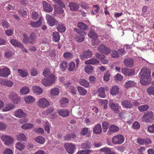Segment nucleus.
Instances as JSON below:
<instances>
[{
    "mask_svg": "<svg viewBox=\"0 0 154 154\" xmlns=\"http://www.w3.org/2000/svg\"><path fill=\"white\" fill-rule=\"evenodd\" d=\"M150 70L148 68L144 67L142 68L139 73L140 83L144 85H148L150 82Z\"/></svg>",
    "mask_w": 154,
    "mask_h": 154,
    "instance_id": "1",
    "label": "nucleus"
},
{
    "mask_svg": "<svg viewBox=\"0 0 154 154\" xmlns=\"http://www.w3.org/2000/svg\"><path fill=\"white\" fill-rule=\"evenodd\" d=\"M143 121L146 123L150 122L154 120V115L151 111L145 112L142 117Z\"/></svg>",
    "mask_w": 154,
    "mask_h": 154,
    "instance_id": "2",
    "label": "nucleus"
},
{
    "mask_svg": "<svg viewBox=\"0 0 154 154\" xmlns=\"http://www.w3.org/2000/svg\"><path fill=\"white\" fill-rule=\"evenodd\" d=\"M124 140V136L121 134H119L112 137V142L115 144H120L123 143Z\"/></svg>",
    "mask_w": 154,
    "mask_h": 154,
    "instance_id": "3",
    "label": "nucleus"
},
{
    "mask_svg": "<svg viewBox=\"0 0 154 154\" xmlns=\"http://www.w3.org/2000/svg\"><path fill=\"white\" fill-rule=\"evenodd\" d=\"M109 106L115 113H119L120 112L121 107L118 103H115L112 101L110 100Z\"/></svg>",
    "mask_w": 154,
    "mask_h": 154,
    "instance_id": "4",
    "label": "nucleus"
},
{
    "mask_svg": "<svg viewBox=\"0 0 154 154\" xmlns=\"http://www.w3.org/2000/svg\"><path fill=\"white\" fill-rule=\"evenodd\" d=\"M38 106L41 108H44L48 107L50 105L49 102L45 98H40L37 102Z\"/></svg>",
    "mask_w": 154,
    "mask_h": 154,
    "instance_id": "5",
    "label": "nucleus"
},
{
    "mask_svg": "<svg viewBox=\"0 0 154 154\" xmlns=\"http://www.w3.org/2000/svg\"><path fill=\"white\" fill-rule=\"evenodd\" d=\"M55 81V76L54 75H51L47 79H44L42 80V83L45 86L50 85L53 83Z\"/></svg>",
    "mask_w": 154,
    "mask_h": 154,
    "instance_id": "6",
    "label": "nucleus"
},
{
    "mask_svg": "<svg viewBox=\"0 0 154 154\" xmlns=\"http://www.w3.org/2000/svg\"><path fill=\"white\" fill-rule=\"evenodd\" d=\"M46 18L48 24L52 26L58 24V22L53 17L47 14L46 15Z\"/></svg>",
    "mask_w": 154,
    "mask_h": 154,
    "instance_id": "7",
    "label": "nucleus"
},
{
    "mask_svg": "<svg viewBox=\"0 0 154 154\" xmlns=\"http://www.w3.org/2000/svg\"><path fill=\"white\" fill-rule=\"evenodd\" d=\"M9 99L15 104H18L20 101V97L14 92H11L9 97Z\"/></svg>",
    "mask_w": 154,
    "mask_h": 154,
    "instance_id": "8",
    "label": "nucleus"
},
{
    "mask_svg": "<svg viewBox=\"0 0 154 154\" xmlns=\"http://www.w3.org/2000/svg\"><path fill=\"white\" fill-rule=\"evenodd\" d=\"M98 50L101 53L108 54L110 52V49L104 45H100L98 48Z\"/></svg>",
    "mask_w": 154,
    "mask_h": 154,
    "instance_id": "9",
    "label": "nucleus"
},
{
    "mask_svg": "<svg viewBox=\"0 0 154 154\" xmlns=\"http://www.w3.org/2000/svg\"><path fill=\"white\" fill-rule=\"evenodd\" d=\"M64 146L67 152L70 154H72L74 152L75 149V146L74 144L68 143H65Z\"/></svg>",
    "mask_w": 154,
    "mask_h": 154,
    "instance_id": "10",
    "label": "nucleus"
},
{
    "mask_svg": "<svg viewBox=\"0 0 154 154\" xmlns=\"http://www.w3.org/2000/svg\"><path fill=\"white\" fill-rule=\"evenodd\" d=\"M151 140L149 138L144 139L139 137L137 139V143L141 145L144 144L145 145H147L148 144L151 143Z\"/></svg>",
    "mask_w": 154,
    "mask_h": 154,
    "instance_id": "11",
    "label": "nucleus"
},
{
    "mask_svg": "<svg viewBox=\"0 0 154 154\" xmlns=\"http://www.w3.org/2000/svg\"><path fill=\"white\" fill-rule=\"evenodd\" d=\"M1 139L5 141L6 145H9L12 144L14 141L13 138L7 135H3L1 137Z\"/></svg>",
    "mask_w": 154,
    "mask_h": 154,
    "instance_id": "12",
    "label": "nucleus"
},
{
    "mask_svg": "<svg viewBox=\"0 0 154 154\" xmlns=\"http://www.w3.org/2000/svg\"><path fill=\"white\" fill-rule=\"evenodd\" d=\"M122 72L126 76L133 75L135 73L134 71L131 69H127L126 68H123L122 69Z\"/></svg>",
    "mask_w": 154,
    "mask_h": 154,
    "instance_id": "13",
    "label": "nucleus"
},
{
    "mask_svg": "<svg viewBox=\"0 0 154 154\" xmlns=\"http://www.w3.org/2000/svg\"><path fill=\"white\" fill-rule=\"evenodd\" d=\"M10 74V69L8 68L5 67L0 69V76L5 77L8 76Z\"/></svg>",
    "mask_w": 154,
    "mask_h": 154,
    "instance_id": "14",
    "label": "nucleus"
},
{
    "mask_svg": "<svg viewBox=\"0 0 154 154\" xmlns=\"http://www.w3.org/2000/svg\"><path fill=\"white\" fill-rule=\"evenodd\" d=\"M65 85L66 87V89L70 91L71 93L74 94L76 93V89L71 85L70 82L66 83L65 84Z\"/></svg>",
    "mask_w": 154,
    "mask_h": 154,
    "instance_id": "15",
    "label": "nucleus"
},
{
    "mask_svg": "<svg viewBox=\"0 0 154 154\" xmlns=\"http://www.w3.org/2000/svg\"><path fill=\"white\" fill-rule=\"evenodd\" d=\"M80 33L77 34L75 38L76 41L79 42H81L84 41V36L86 35V33L85 32H82Z\"/></svg>",
    "mask_w": 154,
    "mask_h": 154,
    "instance_id": "16",
    "label": "nucleus"
},
{
    "mask_svg": "<svg viewBox=\"0 0 154 154\" xmlns=\"http://www.w3.org/2000/svg\"><path fill=\"white\" fill-rule=\"evenodd\" d=\"M121 105L122 107L125 108H130L133 106V105L131 101L128 100H124L121 102Z\"/></svg>",
    "mask_w": 154,
    "mask_h": 154,
    "instance_id": "17",
    "label": "nucleus"
},
{
    "mask_svg": "<svg viewBox=\"0 0 154 154\" xmlns=\"http://www.w3.org/2000/svg\"><path fill=\"white\" fill-rule=\"evenodd\" d=\"M43 9L47 12H51L53 10V8L51 5L46 1L42 2Z\"/></svg>",
    "mask_w": 154,
    "mask_h": 154,
    "instance_id": "18",
    "label": "nucleus"
},
{
    "mask_svg": "<svg viewBox=\"0 0 154 154\" xmlns=\"http://www.w3.org/2000/svg\"><path fill=\"white\" fill-rule=\"evenodd\" d=\"M15 107L14 105L11 103L5 104L2 109V111L7 112L13 110Z\"/></svg>",
    "mask_w": 154,
    "mask_h": 154,
    "instance_id": "19",
    "label": "nucleus"
},
{
    "mask_svg": "<svg viewBox=\"0 0 154 154\" xmlns=\"http://www.w3.org/2000/svg\"><path fill=\"white\" fill-rule=\"evenodd\" d=\"M69 7L70 10L72 11H76L78 10L79 8V6L77 3L73 2H70L69 3Z\"/></svg>",
    "mask_w": 154,
    "mask_h": 154,
    "instance_id": "20",
    "label": "nucleus"
},
{
    "mask_svg": "<svg viewBox=\"0 0 154 154\" xmlns=\"http://www.w3.org/2000/svg\"><path fill=\"white\" fill-rule=\"evenodd\" d=\"M96 57L100 59L101 62L103 64H107L108 62V60L105 58L104 55H102V56L99 53H96L95 55Z\"/></svg>",
    "mask_w": 154,
    "mask_h": 154,
    "instance_id": "21",
    "label": "nucleus"
},
{
    "mask_svg": "<svg viewBox=\"0 0 154 154\" xmlns=\"http://www.w3.org/2000/svg\"><path fill=\"white\" fill-rule=\"evenodd\" d=\"M102 128L100 124H97L93 129V132L96 134H100L102 132Z\"/></svg>",
    "mask_w": 154,
    "mask_h": 154,
    "instance_id": "22",
    "label": "nucleus"
},
{
    "mask_svg": "<svg viewBox=\"0 0 154 154\" xmlns=\"http://www.w3.org/2000/svg\"><path fill=\"white\" fill-rule=\"evenodd\" d=\"M58 113L60 116L63 117L68 116L69 114L68 110L63 109L59 110Z\"/></svg>",
    "mask_w": 154,
    "mask_h": 154,
    "instance_id": "23",
    "label": "nucleus"
},
{
    "mask_svg": "<svg viewBox=\"0 0 154 154\" xmlns=\"http://www.w3.org/2000/svg\"><path fill=\"white\" fill-rule=\"evenodd\" d=\"M43 20V17H40L38 21L35 22H31L30 24L33 27H38L42 24V22Z\"/></svg>",
    "mask_w": 154,
    "mask_h": 154,
    "instance_id": "24",
    "label": "nucleus"
},
{
    "mask_svg": "<svg viewBox=\"0 0 154 154\" xmlns=\"http://www.w3.org/2000/svg\"><path fill=\"white\" fill-rule=\"evenodd\" d=\"M86 64L96 65L99 63V61L93 58L91 59L86 60L85 62Z\"/></svg>",
    "mask_w": 154,
    "mask_h": 154,
    "instance_id": "25",
    "label": "nucleus"
},
{
    "mask_svg": "<svg viewBox=\"0 0 154 154\" xmlns=\"http://www.w3.org/2000/svg\"><path fill=\"white\" fill-rule=\"evenodd\" d=\"M14 115L16 117L21 118L26 116V115L21 109H18L14 112Z\"/></svg>",
    "mask_w": 154,
    "mask_h": 154,
    "instance_id": "26",
    "label": "nucleus"
},
{
    "mask_svg": "<svg viewBox=\"0 0 154 154\" xmlns=\"http://www.w3.org/2000/svg\"><path fill=\"white\" fill-rule=\"evenodd\" d=\"M124 63L127 66L132 67L134 65V60L132 59H125L124 60Z\"/></svg>",
    "mask_w": 154,
    "mask_h": 154,
    "instance_id": "27",
    "label": "nucleus"
},
{
    "mask_svg": "<svg viewBox=\"0 0 154 154\" xmlns=\"http://www.w3.org/2000/svg\"><path fill=\"white\" fill-rule=\"evenodd\" d=\"M78 82L80 85L82 86H84L86 88H88L89 87V83L85 79H80L78 80Z\"/></svg>",
    "mask_w": 154,
    "mask_h": 154,
    "instance_id": "28",
    "label": "nucleus"
},
{
    "mask_svg": "<svg viewBox=\"0 0 154 154\" xmlns=\"http://www.w3.org/2000/svg\"><path fill=\"white\" fill-rule=\"evenodd\" d=\"M1 84L3 85L8 87H11L13 85V82L12 81L7 79L2 80Z\"/></svg>",
    "mask_w": 154,
    "mask_h": 154,
    "instance_id": "29",
    "label": "nucleus"
},
{
    "mask_svg": "<svg viewBox=\"0 0 154 154\" xmlns=\"http://www.w3.org/2000/svg\"><path fill=\"white\" fill-rule=\"evenodd\" d=\"M119 89L117 86L112 87L111 89L110 94L112 95H116L118 94L119 92Z\"/></svg>",
    "mask_w": 154,
    "mask_h": 154,
    "instance_id": "30",
    "label": "nucleus"
},
{
    "mask_svg": "<svg viewBox=\"0 0 154 154\" xmlns=\"http://www.w3.org/2000/svg\"><path fill=\"white\" fill-rule=\"evenodd\" d=\"M34 92L37 94H40L43 92L42 88L38 86H35L32 88Z\"/></svg>",
    "mask_w": 154,
    "mask_h": 154,
    "instance_id": "31",
    "label": "nucleus"
},
{
    "mask_svg": "<svg viewBox=\"0 0 154 154\" xmlns=\"http://www.w3.org/2000/svg\"><path fill=\"white\" fill-rule=\"evenodd\" d=\"M57 25H58L57 29L59 32H65L66 30V28L63 23L58 22Z\"/></svg>",
    "mask_w": 154,
    "mask_h": 154,
    "instance_id": "32",
    "label": "nucleus"
},
{
    "mask_svg": "<svg viewBox=\"0 0 154 154\" xmlns=\"http://www.w3.org/2000/svg\"><path fill=\"white\" fill-rule=\"evenodd\" d=\"M76 134L74 133H71L66 135L64 138L65 140H69L73 139L76 137Z\"/></svg>",
    "mask_w": 154,
    "mask_h": 154,
    "instance_id": "33",
    "label": "nucleus"
},
{
    "mask_svg": "<svg viewBox=\"0 0 154 154\" xmlns=\"http://www.w3.org/2000/svg\"><path fill=\"white\" fill-rule=\"evenodd\" d=\"M147 6H143L142 8V12L141 15L143 16V17H146L149 16V12H147L146 13V12L147 11Z\"/></svg>",
    "mask_w": 154,
    "mask_h": 154,
    "instance_id": "34",
    "label": "nucleus"
},
{
    "mask_svg": "<svg viewBox=\"0 0 154 154\" xmlns=\"http://www.w3.org/2000/svg\"><path fill=\"white\" fill-rule=\"evenodd\" d=\"M10 42L14 47H23V45L21 43H19L16 40L12 39L11 40Z\"/></svg>",
    "mask_w": 154,
    "mask_h": 154,
    "instance_id": "35",
    "label": "nucleus"
},
{
    "mask_svg": "<svg viewBox=\"0 0 154 154\" xmlns=\"http://www.w3.org/2000/svg\"><path fill=\"white\" fill-rule=\"evenodd\" d=\"M88 35L90 38L95 40L98 36L97 34L94 30H92L90 31Z\"/></svg>",
    "mask_w": 154,
    "mask_h": 154,
    "instance_id": "36",
    "label": "nucleus"
},
{
    "mask_svg": "<svg viewBox=\"0 0 154 154\" xmlns=\"http://www.w3.org/2000/svg\"><path fill=\"white\" fill-rule=\"evenodd\" d=\"M17 71L20 75L22 77H25L28 75V72L26 70H23L21 69H18Z\"/></svg>",
    "mask_w": 154,
    "mask_h": 154,
    "instance_id": "37",
    "label": "nucleus"
},
{
    "mask_svg": "<svg viewBox=\"0 0 154 154\" xmlns=\"http://www.w3.org/2000/svg\"><path fill=\"white\" fill-rule=\"evenodd\" d=\"M69 102L68 99L65 97L62 98L60 100V103L61 107H64L66 106V104Z\"/></svg>",
    "mask_w": 154,
    "mask_h": 154,
    "instance_id": "38",
    "label": "nucleus"
},
{
    "mask_svg": "<svg viewBox=\"0 0 154 154\" xmlns=\"http://www.w3.org/2000/svg\"><path fill=\"white\" fill-rule=\"evenodd\" d=\"M77 89L80 95L84 96L86 94L87 91L86 90L80 86H79L77 87Z\"/></svg>",
    "mask_w": 154,
    "mask_h": 154,
    "instance_id": "39",
    "label": "nucleus"
},
{
    "mask_svg": "<svg viewBox=\"0 0 154 154\" xmlns=\"http://www.w3.org/2000/svg\"><path fill=\"white\" fill-rule=\"evenodd\" d=\"M109 131L108 132L109 133L110 132H118L119 131L118 127L114 125H111L109 127Z\"/></svg>",
    "mask_w": 154,
    "mask_h": 154,
    "instance_id": "40",
    "label": "nucleus"
},
{
    "mask_svg": "<svg viewBox=\"0 0 154 154\" xmlns=\"http://www.w3.org/2000/svg\"><path fill=\"white\" fill-rule=\"evenodd\" d=\"M85 70L87 73L89 74L92 73L94 71L92 66L89 64H88L85 67Z\"/></svg>",
    "mask_w": 154,
    "mask_h": 154,
    "instance_id": "41",
    "label": "nucleus"
},
{
    "mask_svg": "<svg viewBox=\"0 0 154 154\" xmlns=\"http://www.w3.org/2000/svg\"><path fill=\"white\" fill-rule=\"evenodd\" d=\"M149 108V106L147 104L141 105L138 107V110L140 112L146 111Z\"/></svg>",
    "mask_w": 154,
    "mask_h": 154,
    "instance_id": "42",
    "label": "nucleus"
},
{
    "mask_svg": "<svg viewBox=\"0 0 154 154\" xmlns=\"http://www.w3.org/2000/svg\"><path fill=\"white\" fill-rule=\"evenodd\" d=\"M52 36L54 41L55 42H58L60 39V35L58 32H53L52 34Z\"/></svg>",
    "mask_w": 154,
    "mask_h": 154,
    "instance_id": "43",
    "label": "nucleus"
},
{
    "mask_svg": "<svg viewBox=\"0 0 154 154\" xmlns=\"http://www.w3.org/2000/svg\"><path fill=\"white\" fill-rule=\"evenodd\" d=\"M67 63L66 61L64 60L60 63V69L62 71H65L67 68Z\"/></svg>",
    "mask_w": 154,
    "mask_h": 154,
    "instance_id": "44",
    "label": "nucleus"
},
{
    "mask_svg": "<svg viewBox=\"0 0 154 154\" xmlns=\"http://www.w3.org/2000/svg\"><path fill=\"white\" fill-rule=\"evenodd\" d=\"M77 26L81 30H85L88 28V26L87 25L82 22L79 23L77 25Z\"/></svg>",
    "mask_w": 154,
    "mask_h": 154,
    "instance_id": "45",
    "label": "nucleus"
},
{
    "mask_svg": "<svg viewBox=\"0 0 154 154\" xmlns=\"http://www.w3.org/2000/svg\"><path fill=\"white\" fill-rule=\"evenodd\" d=\"M16 148L20 151H21L24 149L25 145L24 143L21 142H18L15 146Z\"/></svg>",
    "mask_w": 154,
    "mask_h": 154,
    "instance_id": "46",
    "label": "nucleus"
},
{
    "mask_svg": "<svg viewBox=\"0 0 154 154\" xmlns=\"http://www.w3.org/2000/svg\"><path fill=\"white\" fill-rule=\"evenodd\" d=\"M99 95L100 97L102 98H105L106 95L105 94L104 89L103 87L100 88L98 90Z\"/></svg>",
    "mask_w": 154,
    "mask_h": 154,
    "instance_id": "47",
    "label": "nucleus"
},
{
    "mask_svg": "<svg viewBox=\"0 0 154 154\" xmlns=\"http://www.w3.org/2000/svg\"><path fill=\"white\" fill-rule=\"evenodd\" d=\"M28 38L29 41V43L32 44H33L35 43V34L33 33H31Z\"/></svg>",
    "mask_w": 154,
    "mask_h": 154,
    "instance_id": "48",
    "label": "nucleus"
},
{
    "mask_svg": "<svg viewBox=\"0 0 154 154\" xmlns=\"http://www.w3.org/2000/svg\"><path fill=\"white\" fill-rule=\"evenodd\" d=\"M59 90L58 88H54L51 89L50 91L51 94L52 96H57L59 94Z\"/></svg>",
    "mask_w": 154,
    "mask_h": 154,
    "instance_id": "49",
    "label": "nucleus"
},
{
    "mask_svg": "<svg viewBox=\"0 0 154 154\" xmlns=\"http://www.w3.org/2000/svg\"><path fill=\"white\" fill-rule=\"evenodd\" d=\"M24 100L27 103H30L33 102L34 101V99L32 97L30 96H27L24 98Z\"/></svg>",
    "mask_w": 154,
    "mask_h": 154,
    "instance_id": "50",
    "label": "nucleus"
},
{
    "mask_svg": "<svg viewBox=\"0 0 154 154\" xmlns=\"http://www.w3.org/2000/svg\"><path fill=\"white\" fill-rule=\"evenodd\" d=\"M136 85L135 82L133 81H128L125 84V87L127 88L134 86Z\"/></svg>",
    "mask_w": 154,
    "mask_h": 154,
    "instance_id": "51",
    "label": "nucleus"
},
{
    "mask_svg": "<svg viewBox=\"0 0 154 154\" xmlns=\"http://www.w3.org/2000/svg\"><path fill=\"white\" fill-rule=\"evenodd\" d=\"M100 151L104 152L105 154H116L108 148H104L100 149Z\"/></svg>",
    "mask_w": 154,
    "mask_h": 154,
    "instance_id": "52",
    "label": "nucleus"
},
{
    "mask_svg": "<svg viewBox=\"0 0 154 154\" xmlns=\"http://www.w3.org/2000/svg\"><path fill=\"white\" fill-rule=\"evenodd\" d=\"M35 140L36 142L41 144H43L45 141L44 138L41 136H38L35 138Z\"/></svg>",
    "mask_w": 154,
    "mask_h": 154,
    "instance_id": "53",
    "label": "nucleus"
},
{
    "mask_svg": "<svg viewBox=\"0 0 154 154\" xmlns=\"http://www.w3.org/2000/svg\"><path fill=\"white\" fill-rule=\"evenodd\" d=\"M81 146L82 149H88L90 148L91 144L89 142H87L85 143H82Z\"/></svg>",
    "mask_w": 154,
    "mask_h": 154,
    "instance_id": "54",
    "label": "nucleus"
},
{
    "mask_svg": "<svg viewBox=\"0 0 154 154\" xmlns=\"http://www.w3.org/2000/svg\"><path fill=\"white\" fill-rule=\"evenodd\" d=\"M20 92L22 94H26L29 92V90L28 87L25 86L21 89Z\"/></svg>",
    "mask_w": 154,
    "mask_h": 154,
    "instance_id": "55",
    "label": "nucleus"
},
{
    "mask_svg": "<svg viewBox=\"0 0 154 154\" xmlns=\"http://www.w3.org/2000/svg\"><path fill=\"white\" fill-rule=\"evenodd\" d=\"M17 139L19 140H26V137L23 134H20L17 136Z\"/></svg>",
    "mask_w": 154,
    "mask_h": 154,
    "instance_id": "56",
    "label": "nucleus"
},
{
    "mask_svg": "<svg viewBox=\"0 0 154 154\" xmlns=\"http://www.w3.org/2000/svg\"><path fill=\"white\" fill-rule=\"evenodd\" d=\"M83 52L85 54V56L86 58L91 57L92 56V52L91 51L89 50L86 51H84Z\"/></svg>",
    "mask_w": 154,
    "mask_h": 154,
    "instance_id": "57",
    "label": "nucleus"
},
{
    "mask_svg": "<svg viewBox=\"0 0 154 154\" xmlns=\"http://www.w3.org/2000/svg\"><path fill=\"white\" fill-rule=\"evenodd\" d=\"M75 67V64L74 62H71L69 64L68 69L69 71H71L74 70Z\"/></svg>",
    "mask_w": 154,
    "mask_h": 154,
    "instance_id": "58",
    "label": "nucleus"
},
{
    "mask_svg": "<svg viewBox=\"0 0 154 154\" xmlns=\"http://www.w3.org/2000/svg\"><path fill=\"white\" fill-rule=\"evenodd\" d=\"M54 108L53 107H50L48 108L45 111H44L43 114L45 115H48L54 111Z\"/></svg>",
    "mask_w": 154,
    "mask_h": 154,
    "instance_id": "59",
    "label": "nucleus"
},
{
    "mask_svg": "<svg viewBox=\"0 0 154 154\" xmlns=\"http://www.w3.org/2000/svg\"><path fill=\"white\" fill-rule=\"evenodd\" d=\"M33 124L28 123L25 124L21 126V128L24 129H27L32 128L33 126Z\"/></svg>",
    "mask_w": 154,
    "mask_h": 154,
    "instance_id": "60",
    "label": "nucleus"
},
{
    "mask_svg": "<svg viewBox=\"0 0 154 154\" xmlns=\"http://www.w3.org/2000/svg\"><path fill=\"white\" fill-rule=\"evenodd\" d=\"M102 125L103 129V131L105 133L107 131V129L108 128L109 124L106 122H103Z\"/></svg>",
    "mask_w": 154,
    "mask_h": 154,
    "instance_id": "61",
    "label": "nucleus"
},
{
    "mask_svg": "<svg viewBox=\"0 0 154 154\" xmlns=\"http://www.w3.org/2000/svg\"><path fill=\"white\" fill-rule=\"evenodd\" d=\"M64 58L66 59H68L72 57L73 55L72 54L69 52L64 53L63 54Z\"/></svg>",
    "mask_w": 154,
    "mask_h": 154,
    "instance_id": "62",
    "label": "nucleus"
},
{
    "mask_svg": "<svg viewBox=\"0 0 154 154\" xmlns=\"http://www.w3.org/2000/svg\"><path fill=\"white\" fill-rule=\"evenodd\" d=\"M147 91L149 95L152 94L154 95V87H149L147 89Z\"/></svg>",
    "mask_w": 154,
    "mask_h": 154,
    "instance_id": "63",
    "label": "nucleus"
},
{
    "mask_svg": "<svg viewBox=\"0 0 154 154\" xmlns=\"http://www.w3.org/2000/svg\"><path fill=\"white\" fill-rule=\"evenodd\" d=\"M14 53L12 52L11 51H9L5 52V57L6 58H9L12 57Z\"/></svg>",
    "mask_w": 154,
    "mask_h": 154,
    "instance_id": "64",
    "label": "nucleus"
}]
</instances>
